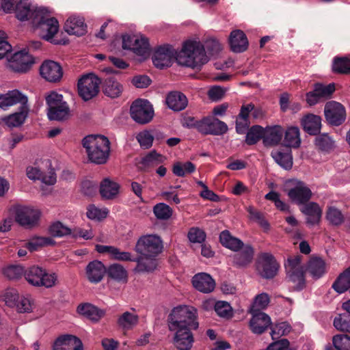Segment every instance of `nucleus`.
<instances>
[{"label": "nucleus", "mask_w": 350, "mask_h": 350, "mask_svg": "<svg viewBox=\"0 0 350 350\" xmlns=\"http://www.w3.org/2000/svg\"><path fill=\"white\" fill-rule=\"evenodd\" d=\"M172 342L177 350H191L195 342L193 330L199 327L197 310L189 306L174 307L167 317Z\"/></svg>", "instance_id": "f257e3e1"}, {"label": "nucleus", "mask_w": 350, "mask_h": 350, "mask_svg": "<svg viewBox=\"0 0 350 350\" xmlns=\"http://www.w3.org/2000/svg\"><path fill=\"white\" fill-rule=\"evenodd\" d=\"M175 58L179 65L196 70L201 69L209 61L204 45L197 40L185 41Z\"/></svg>", "instance_id": "f03ea898"}, {"label": "nucleus", "mask_w": 350, "mask_h": 350, "mask_svg": "<svg viewBox=\"0 0 350 350\" xmlns=\"http://www.w3.org/2000/svg\"><path fill=\"white\" fill-rule=\"evenodd\" d=\"M90 161L96 164L107 162L110 152V142L108 138L100 135H90L82 141Z\"/></svg>", "instance_id": "7ed1b4c3"}, {"label": "nucleus", "mask_w": 350, "mask_h": 350, "mask_svg": "<svg viewBox=\"0 0 350 350\" xmlns=\"http://www.w3.org/2000/svg\"><path fill=\"white\" fill-rule=\"evenodd\" d=\"M33 16V26L39 31L40 37L53 44H60L61 42L53 39L58 32L59 23L55 18L51 16L48 10L40 9Z\"/></svg>", "instance_id": "20e7f679"}, {"label": "nucleus", "mask_w": 350, "mask_h": 350, "mask_svg": "<svg viewBox=\"0 0 350 350\" xmlns=\"http://www.w3.org/2000/svg\"><path fill=\"white\" fill-rule=\"evenodd\" d=\"M47 105V116L51 120H64L70 116V109L63 96L57 92L51 91L45 96Z\"/></svg>", "instance_id": "39448f33"}, {"label": "nucleus", "mask_w": 350, "mask_h": 350, "mask_svg": "<svg viewBox=\"0 0 350 350\" xmlns=\"http://www.w3.org/2000/svg\"><path fill=\"white\" fill-rule=\"evenodd\" d=\"M284 190L291 202L297 205L305 204L312 196V192L308 185L298 179L286 180Z\"/></svg>", "instance_id": "423d86ee"}, {"label": "nucleus", "mask_w": 350, "mask_h": 350, "mask_svg": "<svg viewBox=\"0 0 350 350\" xmlns=\"http://www.w3.org/2000/svg\"><path fill=\"white\" fill-rule=\"evenodd\" d=\"M163 241L157 234L142 236L136 243L135 250L141 256L157 257L163 250Z\"/></svg>", "instance_id": "0eeeda50"}, {"label": "nucleus", "mask_w": 350, "mask_h": 350, "mask_svg": "<svg viewBox=\"0 0 350 350\" xmlns=\"http://www.w3.org/2000/svg\"><path fill=\"white\" fill-rule=\"evenodd\" d=\"M24 275L28 283L35 286L51 288L57 281L55 273H47L44 269L38 266L29 268L25 271Z\"/></svg>", "instance_id": "6e6552de"}, {"label": "nucleus", "mask_w": 350, "mask_h": 350, "mask_svg": "<svg viewBox=\"0 0 350 350\" xmlns=\"http://www.w3.org/2000/svg\"><path fill=\"white\" fill-rule=\"evenodd\" d=\"M10 213L14 216L16 222L27 227L36 225L40 217L38 209L20 204L13 206L10 208Z\"/></svg>", "instance_id": "1a4fd4ad"}, {"label": "nucleus", "mask_w": 350, "mask_h": 350, "mask_svg": "<svg viewBox=\"0 0 350 350\" xmlns=\"http://www.w3.org/2000/svg\"><path fill=\"white\" fill-rule=\"evenodd\" d=\"M100 79L92 73L83 75L78 81V92L83 100L87 101L99 92Z\"/></svg>", "instance_id": "9d476101"}, {"label": "nucleus", "mask_w": 350, "mask_h": 350, "mask_svg": "<svg viewBox=\"0 0 350 350\" xmlns=\"http://www.w3.org/2000/svg\"><path fill=\"white\" fill-rule=\"evenodd\" d=\"M130 113L135 122L144 124L151 121L154 116V110L149 101L137 99L132 103Z\"/></svg>", "instance_id": "9b49d317"}, {"label": "nucleus", "mask_w": 350, "mask_h": 350, "mask_svg": "<svg viewBox=\"0 0 350 350\" xmlns=\"http://www.w3.org/2000/svg\"><path fill=\"white\" fill-rule=\"evenodd\" d=\"M34 64V59L25 50L20 51L12 55L8 60L7 67L16 72H26Z\"/></svg>", "instance_id": "f8f14e48"}, {"label": "nucleus", "mask_w": 350, "mask_h": 350, "mask_svg": "<svg viewBox=\"0 0 350 350\" xmlns=\"http://www.w3.org/2000/svg\"><path fill=\"white\" fill-rule=\"evenodd\" d=\"M335 90L334 83L323 85L315 83L312 91L308 92L306 95V102L310 106H313L318 103L327 99Z\"/></svg>", "instance_id": "ddd939ff"}, {"label": "nucleus", "mask_w": 350, "mask_h": 350, "mask_svg": "<svg viewBox=\"0 0 350 350\" xmlns=\"http://www.w3.org/2000/svg\"><path fill=\"white\" fill-rule=\"evenodd\" d=\"M324 113L327 122L335 126L341 124L346 118L345 107L340 103L336 101L327 103L325 106Z\"/></svg>", "instance_id": "4468645a"}, {"label": "nucleus", "mask_w": 350, "mask_h": 350, "mask_svg": "<svg viewBox=\"0 0 350 350\" xmlns=\"http://www.w3.org/2000/svg\"><path fill=\"white\" fill-rule=\"evenodd\" d=\"M301 257L295 256L288 259L285 265L288 276L294 283L301 287L304 282V267L301 265Z\"/></svg>", "instance_id": "2eb2a0df"}, {"label": "nucleus", "mask_w": 350, "mask_h": 350, "mask_svg": "<svg viewBox=\"0 0 350 350\" xmlns=\"http://www.w3.org/2000/svg\"><path fill=\"white\" fill-rule=\"evenodd\" d=\"M175 57L174 49L172 46L166 45L159 47L152 57L154 65L160 69L169 67L172 65Z\"/></svg>", "instance_id": "dca6fc26"}, {"label": "nucleus", "mask_w": 350, "mask_h": 350, "mask_svg": "<svg viewBox=\"0 0 350 350\" xmlns=\"http://www.w3.org/2000/svg\"><path fill=\"white\" fill-rule=\"evenodd\" d=\"M278 269V264L272 254L262 253L259 256L258 270L263 278H271L275 276Z\"/></svg>", "instance_id": "f3484780"}, {"label": "nucleus", "mask_w": 350, "mask_h": 350, "mask_svg": "<svg viewBox=\"0 0 350 350\" xmlns=\"http://www.w3.org/2000/svg\"><path fill=\"white\" fill-rule=\"evenodd\" d=\"M40 73L46 81L53 83L59 81L63 75L61 66L51 60H47L42 63L40 68Z\"/></svg>", "instance_id": "a211bd4d"}, {"label": "nucleus", "mask_w": 350, "mask_h": 350, "mask_svg": "<svg viewBox=\"0 0 350 350\" xmlns=\"http://www.w3.org/2000/svg\"><path fill=\"white\" fill-rule=\"evenodd\" d=\"M27 96L18 90H13L5 94H0V108L5 111L16 104H21V106L27 105Z\"/></svg>", "instance_id": "6ab92c4d"}, {"label": "nucleus", "mask_w": 350, "mask_h": 350, "mask_svg": "<svg viewBox=\"0 0 350 350\" xmlns=\"http://www.w3.org/2000/svg\"><path fill=\"white\" fill-rule=\"evenodd\" d=\"M27 176L33 180H39L42 183L53 185L57 181V176L54 170L51 169L47 173H44L41 168L37 165H30L26 169Z\"/></svg>", "instance_id": "aec40b11"}, {"label": "nucleus", "mask_w": 350, "mask_h": 350, "mask_svg": "<svg viewBox=\"0 0 350 350\" xmlns=\"http://www.w3.org/2000/svg\"><path fill=\"white\" fill-rule=\"evenodd\" d=\"M53 350H83V344L77 336L65 334L55 340Z\"/></svg>", "instance_id": "412c9836"}, {"label": "nucleus", "mask_w": 350, "mask_h": 350, "mask_svg": "<svg viewBox=\"0 0 350 350\" xmlns=\"http://www.w3.org/2000/svg\"><path fill=\"white\" fill-rule=\"evenodd\" d=\"M192 284L198 291L209 293L214 291L215 282L211 275L206 273H198L192 278Z\"/></svg>", "instance_id": "4be33fe9"}, {"label": "nucleus", "mask_w": 350, "mask_h": 350, "mask_svg": "<svg viewBox=\"0 0 350 350\" xmlns=\"http://www.w3.org/2000/svg\"><path fill=\"white\" fill-rule=\"evenodd\" d=\"M40 9L31 5L29 0H21L16 5V16L20 21H29L33 25V15Z\"/></svg>", "instance_id": "5701e85b"}, {"label": "nucleus", "mask_w": 350, "mask_h": 350, "mask_svg": "<svg viewBox=\"0 0 350 350\" xmlns=\"http://www.w3.org/2000/svg\"><path fill=\"white\" fill-rule=\"evenodd\" d=\"M251 314L252 317L250 321V327L253 333L260 334L271 325V318L265 312Z\"/></svg>", "instance_id": "b1692460"}, {"label": "nucleus", "mask_w": 350, "mask_h": 350, "mask_svg": "<svg viewBox=\"0 0 350 350\" xmlns=\"http://www.w3.org/2000/svg\"><path fill=\"white\" fill-rule=\"evenodd\" d=\"M231 50L234 53H242L248 47V40L244 32L239 29L233 30L229 36Z\"/></svg>", "instance_id": "393cba45"}, {"label": "nucleus", "mask_w": 350, "mask_h": 350, "mask_svg": "<svg viewBox=\"0 0 350 350\" xmlns=\"http://www.w3.org/2000/svg\"><path fill=\"white\" fill-rule=\"evenodd\" d=\"M65 31L69 33L76 36H82L86 32V25L84 18L78 15H72L65 23Z\"/></svg>", "instance_id": "a878e982"}, {"label": "nucleus", "mask_w": 350, "mask_h": 350, "mask_svg": "<svg viewBox=\"0 0 350 350\" xmlns=\"http://www.w3.org/2000/svg\"><path fill=\"white\" fill-rule=\"evenodd\" d=\"M301 211L307 216L306 221L310 225L317 224L321 220L322 209L316 202H306L301 208Z\"/></svg>", "instance_id": "bb28decb"}, {"label": "nucleus", "mask_w": 350, "mask_h": 350, "mask_svg": "<svg viewBox=\"0 0 350 350\" xmlns=\"http://www.w3.org/2000/svg\"><path fill=\"white\" fill-rule=\"evenodd\" d=\"M139 321V317L133 308L129 311L124 312L117 319L118 326L124 330L133 329L138 325Z\"/></svg>", "instance_id": "cd10ccee"}, {"label": "nucleus", "mask_w": 350, "mask_h": 350, "mask_svg": "<svg viewBox=\"0 0 350 350\" xmlns=\"http://www.w3.org/2000/svg\"><path fill=\"white\" fill-rule=\"evenodd\" d=\"M284 134V130L280 125L267 126L264 129L263 143L265 146L278 144Z\"/></svg>", "instance_id": "c85d7f7f"}, {"label": "nucleus", "mask_w": 350, "mask_h": 350, "mask_svg": "<svg viewBox=\"0 0 350 350\" xmlns=\"http://www.w3.org/2000/svg\"><path fill=\"white\" fill-rule=\"evenodd\" d=\"M106 272L104 265L98 260L90 262L86 267V275L90 282H100Z\"/></svg>", "instance_id": "c756f323"}, {"label": "nucleus", "mask_w": 350, "mask_h": 350, "mask_svg": "<svg viewBox=\"0 0 350 350\" xmlns=\"http://www.w3.org/2000/svg\"><path fill=\"white\" fill-rule=\"evenodd\" d=\"M301 124L309 135H317L321 130V119L317 115L308 114L301 119Z\"/></svg>", "instance_id": "7c9ffc66"}, {"label": "nucleus", "mask_w": 350, "mask_h": 350, "mask_svg": "<svg viewBox=\"0 0 350 350\" xmlns=\"http://www.w3.org/2000/svg\"><path fill=\"white\" fill-rule=\"evenodd\" d=\"M166 103L169 108L174 111L183 110L188 104L187 97L180 92H172L166 98Z\"/></svg>", "instance_id": "2f4dec72"}, {"label": "nucleus", "mask_w": 350, "mask_h": 350, "mask_svg": "<svg viewBox=\"0 0 350 350\" xmlns=\"http://www.w3.org/2000/svg\"><path fill=\"white\" fill-rule=\"evenodd\" d=\"M137 265L134 269L136 273H150L154 271L158 265L156 257L141 256L135 258Z\"/></svg>", "instance_id": "473e14b6"}, {"label": "nucleus", "mask_w": 350, "mask_h": 350, "mask_svg": "<svg viewBox=\"0 0 350 350\" xmlns=\"http://www.w3.org/2000/svg\"><path fill=\"white\" fill-rule=\"evenodd\" d=\"M120 185L109 178H105L100 185V193L103 198L112 200L116 198L119 193Z\"/></svg>", "instance_id": "72a5a7b5"}, {"label": "nucleus", "mask_w": 350, "mask_h": 350, "mask_svg": "<svg viewBox=\"0 0 350 350\" xmlns=\"http://www.w3.org/2000/svg\"><path fill=\"white\" fill-rule=\"evenodd\" d=\"M28 105L21 106L19 111L4 118L5 124L9 127H17L23 124L29 113Z\"/></svg>", "instance_id": "f704fd0d"}, {"label": "nucleus", "mask_w": 350, "mask_h": 350, "mask_svg": "<svg viewBox=\"0 0 350 350\" xmlns=\"http://www.w3.org/2000/svg\"><path fill=\"white\" fill-rule=\"evenodd\" d=\"M332 287L339 294L344 293L350 289V267L338 275Z\"/></svg>", "instance_id": "c9c22d12"}, {"label": "nucleus", "mask_w": 350, "mask_h": 350, "mask_svg": "<svg viewBox=\"0 0 350 350\" xmlns=\"http://www.w3.org/2000/svg\"><path fill=\"white\" fill-rule=\"evenodd\" d=\"M77 310L79 314L94 322L98 321L104 315L103 310L90 304H80Z\"/></svg>", "instance_id": "e433bc0d"}, {"label": "nucleus", "mask_w": 350, "mask_h": 350, "mask_svg": "<svg viewBox=\"0 0 350 350\" xmlns=\"http://www.w3.org/2000/svg\"><path fill=\"white\" fill-rule=\"evenodd\" d=\"M300 131L297 126H290L284 132V145L288 148H297L301 145Z\"/></svg>", "instance_id": "4c0bfd02"}, {"label": "nucleus", "mask_w": 350, "mask_h": 350, "mask_svg": "<svg viewBox=\"0 0 350 350\" xmlns=\"http://www.w3.org/2000/svg\"><path fill=\"white\" fill-rule=\"evenodd\" d=\"M307 270L312 278L318 279L325 273L326 264L321 258H312L308 262Z\"/></svg>", "instance_id": "58836bf2"}, {"label": "nucleus", "mask_w": 350, "mask_h": 350, "mask_svg": "<svg viewBox=\"0 0 350 350\" xmlns=\"http://www.w3.org/2000/svg\"><path fill=\"white\" fill-rule=\"evenodd\" d=\"M271 157L278 165L286 170H289L293 166V157L291 150H287L285 152L280 150H273Z\"/></svg>", "instance_id": "ea45409f"}, {"label": "nucleus", "mask_w": 350, "mask_h": 350, "mask_svg": "<svg viewBox=\"0 0 350 350\" xmlns=\"http://www.w3.org/2000/svg\"><path fill=\"white\" fill-rule=\"evenodd\" d=\"M219 240L223 246L234 252H238L243 245L240 239L232 237L228 230L221 232Z\"/></svg>", "instance_id": "a19ab883"}, {"label": "nucleus", "mask_w": 350, "mask_h": 350, "mask_svg": "<svg viewBox=\"0 0 350 350\" xmlns=\"http://www.w3.org/2000/svg\"><path fill=\"white\" fill-rule=\"evenodd\" d=\"M123 86L116 80L108 78L103 85L104 94L111 98H117L122 94Z\"/></svg>", "instance_id": "79ce46f5"}, {"label": "nucleus", "mask_w": 350, "mask_h": 350, "mask_svg": "<svg viewBox=\"0 0 350 350\" xmlns=\"http://www.w3.org/2000/svg\"><path fill=\"white\" fill-rule=\"evenodd\" d=\"M239 252L234 256V262L240 266H244L250 263L254 256L253 248L249 245H243L239 249Z\"/></svg>", "instance_id": "37998d69"}, {"label": "nucleus", "mask_w": 350, "mask_h": 350, "mask_svg": "<svg viewBox=\"0 0 350 350\" xmlns=\"http://www.w3.org/2000/svg\"><path fill=\"white\" fill-rule=\"evenodd\" d=\"M53 244L54 241L49 237H33L26 243L25 247L30 252H33Z\"/></svg>", "instance_id": "c03bdc74"}, {"label": "nucleus", "mask_w": 350, "mask_h": 350, "mask_svg": "<svg viewBox=\"0 0 350 350\" xmlns=\"http://www.w3.org/2000/svg\"><path fill=\"white\" fill-rule=\"evenodd\" d=\"M325 218L332 226H340L345 221V216L342 211L334 206H328L325 214Z\"/></svg>", "instance_id": "a18cd8bd"}, {"label": "nucleus", "mask_w": 350, "mask_h": 350, "mask_svg": "<svg viewBox=\"0 0 350 350\" xmlns=\"http://www.w3.org/2000/svg\"><path fill=\"white\" fill-rule=\"evenodd\" d=\"M163 161L164 157L161 154L152 150L142 159L141 168L145 170L161 163Z\"/></svg>", "instance_id": "49530a36"}, {"label": "nucleus", "mask_w": 350, "mask_h": 350, "mask_svg": "<svg viewBox=\"0 0 350 350\" xmlns=\"http://www.w3.org/2000/svg\"><path fill=\"white\" fill-rule=\"evenodd\" d=\"M108 275L118 282H126L127 280V271L124 267L120 264H113L110 265L107 269Z\"/></svg>", "instance_id": "de8ad7c7"}, {"label": "nucleus", "mask_w": 350, "mask_h": 350, "mask_svg": "<svg viewBox=\"0 0 350 350\" xmlns=\"http://www.w3.org/2000/svg\"><path fill=\"white\" fill-rule=\"evenodd\" d=\"M109 210L107 208H99L94 204H90L87 208V217L92 220L100 221L107 217Z\"/></svg>", "instance_id": "09e8293b"}, {"label": "nucleus", "mask_w": 350, "mask_h": 350, "mask_svg": "<svg viewBox=\"0 0 350 350\" xmlns=\"http://www.w3.org/2000/svg\"><path fill=\"white\" fill-rule=\"evenodd\" d=\"M196 170V165L190 161L185 163L176 162L174 164L172 172L179 177H183L187 174H191Z\"/></svg>", "instance_id": "8fccbe9b"}, {"label": "nucleus", "mask_w": 350, "mask_h": 350, "mask_svg": "<svg viewBox=\"0 0 350 350\" xmlns=\"http://www.w3.org/2000/svg\"><path fill=\"white\" fill-rule=\"evenodd\" d=\"M269 302L270 298L268 294L262 293L256 295L250 308V313H258L260 310L266 308Z\"/></svg>", "instance_id": "3c124183"}, {"label": "nucleus", "mask_w": 350, "mask_h": 350, "mask_svg": "<svg viewBox=\"0 0 350 350\" xmlns=\"http://www.w3.org/2000/svg\"><path fill=\"white\" fill-rule=\"evenodd\" d=\"M315 145L322 151L328 152L334 147V141L327 133L319 135L315 138Z\"/></svg>", "instance_id": "603ef678"}, {"label": "nucleus", "mask_w": 350, "mask_h": 350, "mask_svg": "<svg viewBox=\"0 0 350 350\" xmlns=\"http://www.w3.org/2000/svg\"><path fill=\"white\" fill-rule=\"evenodd\" d=\"M0 298L8 306L12 308L16 305L19 295L16 289L7 288L1 292Z\"/></svg>", "instance_id": "864d4df0"}, {"label": "nucleus", "mask_w": 350, "mask_h": 350, "mask_svg": "<svg viewBox=\"0 0 350 350\" xmlns=\"http://www.w3.org/2000/svg\"><path fill=\"white\" fill-rule=\"evenodd\" d=\"M153 213L157 219L167 220L172 215V209L165 203H158L153 207Z\"/></svg>", "instance_id": "5fc2aeb1"}, {"label": "nucleus", "mask_w": 350, "mask_h": 350, "mask_svg": "<svg viewBox=\"0 0 350 350\" xmlns=\"http://www.w3.org/2000/svg\"><path fill=\"white\" fill-rule=\"evenodd\" d=\"M215 312L224 319H230L233 316V310L229 303L224 301H218L215 304Z\"/></svg>", "instance_id": "6e6d98bb"}, {"label": "nucleus", "mask_w": 350, "mask_h": 350, "mask_svg": "<svg viewBox=\"0 0 350 350\" xmlns=\"http://www.w3.org/2000/svg\"><path fill=\"white\" fill-rule=\"evenodd\" d=\"M333 70L340 74H350V59L347 57L336 58L333 63Z\"/></svg>", "instance_id": "4d7b16f0"}, {"label": "nucleus", "mask_w": 350, "mask_h": 350, "mask_svg": "<svg viewBox=\"0 0 350 350\" xmlns=\"http://www.w3.org/2000/svg\"><path fill=\"white\" fill-rule=\"evenodd\" d=\"M291 326L286 322L275 324L271 327V336L273 340H277L281 336L288 334L291 331Z\"/></svg>", "instance_id": "13d9d810"}, {"label": "nucleus", "mask_w": 350, "mask_h": 350, "mask_svg": "<svg viewBox=\"0 0 350 350\" xmlns=\"http://www.w3.org/2000/svg\"><path fill=\"white\" fill-rule=\"evenodd\" d=\"M264 135V128L260 126H252L246 135L245 141L247 144H254L260 138L263 139Z\"/></svg>", "instance_id": "bf43d9fd"}, {"label": "nucleus", "mask_w": 350, "mask_h": 350, "mask_svg": "<svg viewBox=\"0 0 350 350\" xmlns=\"http://www.w3.org/2000/svg\"><path fill=\"white\" fill-rule=\"evenodd\" d=\"M49 231L53 237H57L66 236L71 233L70 228L60 221H55L52 224L49 228Z\"/></svg>", "instance_id": "052dcab7"}, {"label": "nucleus", "mask_w": 350, "mask_h": 350, "mask_svg": "<svg viewBox=\"0 0 350 350\" xmlns=\"http://www.w3.org/2000/svg\"><path fill=\"white\" fill-rule=\"evenodd\" d=\"M3 274L10 280H17L25 274V271L21 265H10L3 269Z\"/></svg>", "instance_id": "680f3d73"}, {"label": "nucleus", "mask_w": 350, "mask_h": 350, "mask_svg": "<svg viewBox=\"0 0 350 350\" xmlns=\"http://www.w3.org/2000/svg\"><path fill=\"white\" fill-rule=\"evenodd\" d=\"M333 345L337 350H350V336L338 334L333 337Z\"/></svg>", "instance_id": "e2e57ef3"}, {"label": "nucleus", "mask_w": 350, "mask_h": 350, "mask_svg": "<svg viewBox=\"0 0 350 350\" xmlns=\"http://www.w3.org/2000/svg\"><path fill=\"white\" fill-rule=\"evenodd\" d=\"M334 327L339 331L350 333V316L339 314L334 320Z\"/></svg>", "instance_id": "0e129e2a"}, {"label": "nucleus", "mask_w": 350, "mask_h": 350, "mask_svg": "<svg viewBox=\"0 0 350 350\" xmlns=\"http://www.w3.org/2000/svg\"><path fill=\"white\" fill-rule=\"evenodd\" d=\"M265 198L274 202L275 206L279 210L286 212L289 211V206L280 200L278 193L271 191L265 195Z\"/></svg>", "instance_id": "69168bd1"}, {"label": "nucleus", "mask_w": 350, "mask_h": 350, "mask_svg": "<svg viewBox=\"0 0 350 350\" xmlns=\"http://www.w3.org/2000/svg\"><path fill=\"white\" fill-rule=\"evenodd\" d=\"M228 131V126L224 122L215 118H210V134L222 135Z\"/></svg>", "instance_id": "338daca9"}, {"label": "nucleus", "mask_w": 350, "mask_h": 350, "mask_svg": "<svg viewBox=\"0 0 350 350\" xmlns=\"http://www.w3.org/2000/svg\"><path fill=\"white\" fill-rule=\"evenodd\" d=\"M14 307L19 312H31L33 309V302L28 297H19Z\"/></svg>", "instance_id": "774afa93"}]
</instances>
